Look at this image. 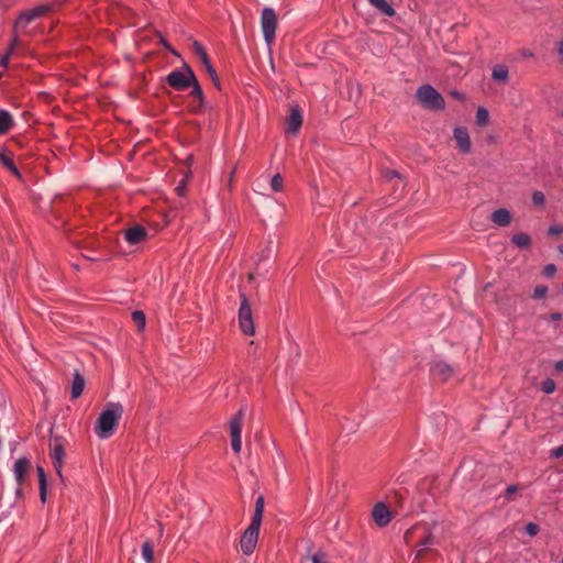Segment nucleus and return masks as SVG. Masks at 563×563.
Instances as JSON below:
<instances>
[{
  "label": "nucleus",
  "mask_w": 563,
  "mask_h": 563,
  "mask_svg": "<svg viewBox=\"0 0 563 563\" xmlns=\"http://www.w3.org/2000/svg\"><path fill=\"white\" fill-rule=\"evenodd\" d=\"M123 415V407L119 402H107L103 410L99 415L95 432L100 439H108L112 435L113 430L119 424Z\"/></svg>",
  "instance_id": "obj_1"
},
{
  "label": "nucleus",
  "mask_w": 563,
  "mask_h": 563,
  "mask_svg": "<svg viewBox=\"0 0 563 563\" xmlns=\"http://www.w3.org/2000/svg\"><path fill=\"white\" fill-rule=\"evenodd\" d=\"M407 543H412L418 548L416 560H421L430 551L429 547L435 544L432 533L427 525H417L408 529L405 533Z\"/></svg>",
  "instance_id": "obj_2"
},
{
  "label": "nucleus",
  "mask_w": 563,
  "mask_h": 563,
  "mask_svg": "<svg viewBox=\"0 0 563 563\" xmlns=\"http://www.w3.org/2000/svg\"><path fill=\"white\" fill-rule=\"evenodd\" d=\"M416 96L426 109L442 110L445 107L443 97L430 85L419 87Z\"/></svg>",
  "instance_id": "obj_3"
},
{
  "label": "nucleus",
  "mask_w": 563,
  "mask_h": 563,
  "mask_svg": "<svg viewBox=\"0 0 563 563\" xmlns=\"http://www.w3.org/2000/svg\"><path fill=\"white\" fill-rule=\"evenodd\" d=\"M276 26V12L272 8H264L261 15V27L267 45H271L275 40Z\"/></svg>",
  "instance_id": "obj_4"
},
{
  "label": "nucleus",
  "mask_w": 563,
  "mask_h": 563,
  "mask_svg": "<svg viewBox=\"0 0 563 563\" xmlns=\"http://www.w3.org/2000/svg\"><path fill=\"white\" fill-rule=\"evenodd\" d=\"M194 71L187 66L185 71L173 70L168 74L166 80L167 84L176 90H186L188 89L192 81H195Z\"/></svg>",
  "instance_id": "obj_5"
},
{
  "label": "nucleus",
  "mask_w": 563,
  "mask_h": 563,
  "mask_svg": "<svg viewBox=\"0 0 563 563\" xmlns=\"http://www.w3.org/2000/svg\"><path fill=\"white\" fill-rule=\"evenodd\" d=\"M239 324L243 333L253 335L255 328L252 318V309L244 294H241V305L239 309Z\"/></svg>",
  "instance_id": "obj_6"
},
{
  "label": "nucleus",
  "mask_w": 563,
  "mask_h": 563,
  "mask_svg": "<svg viewBox=\"0 0 563 563\" xmlns=\"http://www.w3.org/2000/svg\"><path fill=\"white\" fill-rule=\"evenodd\" d=\"M260 528H261L260 523L251 521L250 526L243 532L241 540H240V547H241V551L245 555L252 554L253 551L255 550L257 540H258V536H260Z\"/></svg>",
  "instance_id": "obj_7"
},
{
  "label": "nucleus",
  "mask_w": 563,
  "mask_h": 563,
  "mask_svg": "<svg viewBox=\"0 0 563 563\" xmlns=\"http://www.w3.org/2000/svg\"><path fill=\"white\" fill-rule=\"evenodd\" d=\"M52 8V4H42L32 10L22 11L15 21V29L24 31L32 21L45 15Z\"/></svg>",
  "instance_id": "obj_8"
},
{
  "label": "nucleus",
  "mask_w": 563,
  "mask_h": 563,
  "mask_svg": "<svg viewBox=\"0 0 563 563\" xmlns=\"http://www.w3.org/2000/svg\"><path fill=\"white\" fill-rule=\"evenodd\" d=\"M49 451H51V459L53 461V466H54L56 473L58 474V476L62 477L63 460L65 456L63 439L58 438V437H54L49 444Z\"/></svg>",
  "instance_id": "obj_9"
},
{
  "label": "nucleus",
  "mask_w": 563,
  "mask_h": 563,
  "mask_svg": "<svg viewBox=\"0 0 563 563\" xmlns=\"http://www.w3.org/2000/svg\"><path fill=\"white\" fill-rule=\"evenodd\" d=\"M31 462L26 457L19 459L14 463V478L19 486H22L31 471ZM21 487L16 488V495H21Z\"/></svg>",
  "instance_id": "obj_10"
},
{
  "label": "nucleus",
  "mask_w": 563,
  "mask_h": 563,
  "mask_svg": "<svg viewBox=\"0 0 563 563\" xmlns=\"http://www.w3.org/2000/svg\"><path fill=\"white\" fill-rule=\"evenodd\" d=\"M372 517L378 527H385L393 519V514L384 503H377L373 508Z\"/></svg>",
  "instance_id": "obj_11"
},
{
  "label": "nucleus",
  "mask_w": 563,
  "mask_h": 563,
  "mask_svg": "<svg viewBox=\"0 0 563 563\" xmlns=\"http://www.w3.org/2000/svg\"><path fill=\"white\" fill-rule=\"evenodd\" d=\"M302 124L301 110L298 107L290 109L289 114L286 117V132L296 134Z\"/></svg>",
  "instance_id": "obj_12"
},
{
  "label": "nucleus",
  "mask_w": 563,
  "mask_h": 563,
  "mask_svg": "<svg viewBox=\"0 0 563 563\" xmlns=\"http://www.w3.org/2000/svg\"><path fill=\"white\" fill-rule=\"evenodd\" d=\"M454 139L457 143V147L463 153H468L471 151V139L468 132L465 128H455L454 129Z\"/></svg>",
  "instance_id": "obj_13"
},
{
  "label": "nucleus",
  "mask_w": 563,
  "mask_h": 563,
  "mask_svg": "<svg viewBox=\"0 0 563 563\" xmlns=\"http://www.w3.org/2000/svg\"><path fill=\"white\" fill-rule=\"evenodd\" d=\"M146 234L147 233L143 227L135 225L125 231L124 239L129 244L135 245L142 242L146 238Z\"/></svg>",
  "instance_id": "obj_14"
},
{
  "label": "nucleus",
  "mask_w": 563,
  "mask_h": 563,
  "mask_svg": "<svg viewBox=\"0 0 563 563\" xmlns=\"http://www.w3.org/2000/svg\"><path fill=\"white\" fill-rule=\"evenodd\" d=\"M431 373L435 378L445 382L454 374V368L446 363L439 362L432 366Z\"/></svg>",
  "instance_id": "obj_15"
},
{
  "label": "nucleus",
  "mask_w": 563,
  "mask_h": 563,
  "mask_svg": "<svg viewBox=\"0 0 563 563\" xmlns=\"http://www.w3.org/2000/svg\"><path fill=\"white\" fill-rule=\"evenodd\" d=\"M244 422V409L241 408L230 420V435L231 438L241 437L242 427Z\"/></svg>",
  "instance_id": "obj_16"
},
{
  "label": "nucleus",
  "mask_w": 563,
  "mask_h": 563,
  "mask_svg": "<svg viewBox=\"0 0 563 563\" xmlns=\"http://www.w3.org/2000/svg\"><path fill=\"white\" fill-rule=\"evenodd\" d=\"M490 219L498 227H507L510 224L512 217L508 209L500 208L492 213Z\"/></svg>",
  "instance_id": "obj_17"
},
{
  "label": "nucleus",
  "mask_w": 563,
  "mask_h": 563,
  "mask_svg": "<svg viewBox=\"0 0 563 563\" xmlns=\"http://www.w3.org/2000/svg\"><path fill=\"white\" fill-rule=\"evenodd\" d=\"M369 4L386 16H394L396 11L386 0H368Z\"/></svg>",
  "instance_id": "obj_18"
},
{
  "label": "nucleus",
  "mask_w": 563,
  "mask_h": 563,
  "mask_svg": "<svg viewBox=\"0 0 563 563\" xmlns=\"http://www.w3.org/2000/svg\"><path fill=\"white\" fill-rule=\"evenodd\" d=\"M85 388V378L76 372L71 384V397L78 398Z\"/></svg>",
  "instance_id": "obj_19"
},
{
  "label": "nucleus",
  "mask_w": 563,
  "mask_h": 563,
  "mask_svg": "<svg viewBox=\"0 0 563 563\" xmlns=\"http://www.w3.org/2000/svg\"><path fill=\"white\" fill-rule=\"evenodd\" d=\"M37 476H38V484H40V498L42 503L46 501V494H47V479L45 472L42 466H37Z\"/></svg>",
  "instance_id": "obj_20"
},
{
  "label": "nucleus",
  "mask_w": 563,
  "mask_h": 563,
  "mask_svg": "<svg viewBox=\"0 0 563 563\" xmlns=\"http://www.w3.org/2000/svg\"><path fill=\"white\" fill-rule=\"evenodd\" d=\"M13 123L12 115L7 110H0V134L7 133Z\"/></svg>",
  "instance_id": "obj_21"
},
{
  "label": "nucleus",
  "mask_w": 563,
  "mask_h": 563,
  "mask_svg": "<svg viewBox=\"0 0 563 563\" xmlns=\"http://www.w3.org/2000/svg\"><path fill=\"white\" fill-rule=\"evenodd\" d=\"M265 507V500L263 496H258L255 501V509L252 517V522L262 523L263 512Z\"/></svg>",
  "instance_id": "obj_22"
},
{
  "label": "nucleus",
  "mask_w": 563,
  "mask_h": 563,
  "mask_svg": "<svg viewBox=\"0 0 563 563\" xmlns=\"http://www.w3.org/2000/svg\"><path fill=\"white\" fill-rule=\"evenodd\" d=\"M493 79L505 82L508 78V69L503 65H496L492 74Z\"/></svg>",
  "instance_id": "obj_23"
},
{
  "label": "nucleus",
  "mask_w": 563,
  "mask_h": 563,
  "mask_svg": "<svg viewBox=\"0 0 563 563\" xmlns=\"http://www.w3.org/2000/svg\"><path fill=\"white\" fill-rule=\"evenodd\" d=\"M0 162H1V163L3 164V166H4L7 169H9L13 175H15L16 177L21 178V174H20V172L18 170V168H16V166L14 165L13 161H12L9 156H7V155H4V154L0 153Z\"/></svg>",
  "instance_id": "obj_24"
},
{
  "label": "nucleus",
  "mask_w": 563,
  "mask_h": 563,
  "mask_svg": "<svg viewBox=\"0 0 563 563\" xmlns=\"http://www.w3.org/2000/svg\"><path fill=\"white\" fill-rule=\"evenodd\" d=\"M153 547L152 544L146 541L142 545V556L145 560L146 563H153L154 556H153Z\"/></svg>",
  "instance_id": "obj_25"
},
{
  "label": "nucleus",
  "mask_w": 563,
  "mask_h": 563,
  "mask_svg": "<svg viewBox=\"0 0 563 563\" xmlns=\"http://www.w3.org/2000/svg\"><path fill=\"white\" fill-rule=\"evenodd\" d=\"M132 320L140 331L144 330L146 319L145 314L141 310H136L132 313Z\"/></svg>",
  "instance_id": "obj_26"
},
{
  "label": "nucleus",
  "mask_w": 563,
  "mask_h": 563,
  "mask_svg": "<svg viewBox=\"0 0 563 563\" xmlns=\"http://www.w3.org/2000/svg\"><path fill=\"white\" fill-rule=\"evenodd\" d=\"M190 87H192L191 96L194 98L198 99L199 102L201 103L203 100V92H202V89H201L197 78H195V81H192Z\"/></svg>",
  "instance_id": "obj_27"
},
{
  "label": "nucleus",
  "mask_w": 563,
  "mask_h": 563,
  "mask_svg": "<svg viewBox=\"0 0 563 563\" xmlns=\"http://www.w3.org/2000/svg\"><path fill=\"white\" fill-rule=\"evenodd\" d=\"M488 111L485 108H478L476 112V122L479 125H485L488 122Z\"/></svg>",
  "instance_id": "obj_28"
},
{
  "label": "nucleus",
  "mask_w": 563,
  "mask_h": 563,
  "mask_svg": "<svg viewBox=\"0 0 563 563\" xmlns=\"http://www.w3.org/2000/svg\"><path fill=\"white\" fill-rule=\"evenodd\" d=\"M555 387H556V384L553 379L551 378H547L545 380L542 382L541 384V389L544 394L547 395H550L552 393H554L555 390Z\"/></svg>",
  "instance_id": "obj_29"
},
{
  "label": "nucleus",
  "mask_w": 563,
  "mask_h": 563,
  "mask_svg": "<svg viewBox=\"0 0 563 563\" xmlns=\"http://www.w3.org/2000/svg\"><path fill=\"white\" fill-rule=\"evenodd\" d=\"M512 242L519 247L528 246V234L520 233L512 236Z\"/></svg>",
  "instance_id": "obj_30"
},
{
  "label": "nucleus",
  "mask_w": 563,
  "mask_h": 563,
  "mask_svg": "<svg viewBox=\"0 0 563 563\" xmlns=\"http://www.w3.org/2000/svg\"><path fill=\"white\" fill-rule=\"evenodd\" d=\"M271 187L274 191L278 192L283 190V178L279 174H276L271 180Z\"/></svg>",
  "instance_id": "obj_31"
},
{
  "label": "nucleus",
  "mask_w": 563,
  "mask_h": 563,
  "mask_svg": "<svg viewBox=\"0 0 563 563\" xmlns=\"http://www.w3.org/2000/svg\"><path fill=\"white\" fill-rule=\"evenodd\" d=\"M206 71L207 74L209 75V77L211 78L212 82L218 87L220 88V79L217 75V71L216 69L213 68V66L211 64H208L207 65V68H206Z\"/></svg>",
  "instance_id": "obj_32"
},
{
  "label": "nucleus",
  "mask_w": 563,
  "mask_h": 563,
  "mask_svg": "<svg viewBox=\"0 0 563 563\" xmlns=\"http://www.w3.org/2000/svg\"><path fill=\"white\" fill-rule=\"evenodd\" d=\"M310 559L312 563H330L325 553L321 551L311 555Z\"/></svg>",
  "instance_id": "obj_33"
},
{
  "label": "nucleus",
  "mask_w": 563,
  "mask_h": 563,
  "mask_svg": "<svg viewBox=\"0 0 563 563\" xmlns=\"http://www.w3.org/2000/svg\"><path fill=\"white\" fill-rule=\"evenodd\" d=\"M548 292L547 286H537L533 290V297L537 299L543 298Z\"/></svg>",
  "instance_id": "obj_34"
},
{
  "label": "nucleus",
  "mask_w": 563,
  "mask_h": 563,
  "mask_svg": "<svg viewBox=\"0 0 563 563\" xmlns=\"http://www.w3.org/2000/svg\"><path fill=\"white\" fill-rule=\"evenodd\" d=\"M12 53H13V47H10L8 49V52L0 58L1 67H7L9 65Z\"/></svg>",
  "instance_id": "obj_35"
},
{
  "label": "nucleus",
  "mask_w": 563,
  "mask_h": 563,
  "mask_svg": "<svg viewBox=\"0 0 563 563\" xmlns=\"http://www.w3.org/2000/svg\"><path fill=\"white\" fill-rule=\"evenodd\" d=\"M231 446L235 453H240L242 448L241 437L231 438Z\"/></svg>",
  "instance_id": "obj_36"
},
{
  "label": "nucleus",
  "mask_w": 563,
  "mask_h": 563,
  "mask_svg": "<svg viewBox=\"0 0 563 563\" xmlns=\"http://www.w3.org/2000/svg\"><path fill=\"white\" fill-rule=\"evenodd\" d=\"M532 201L537 206H542L544 203V195L541 191H534L532 194Z\"/></svg>",
  "instance_id": "obj_37"
},
{
  "label": "nucleus",
  "mask_w": 563,
  "mask_h": 563,
  "mask_svg": "<svg viewBox=\"0 0 563 563\" xmlns=\"http://www.w3.org/2000/svg\"><path fill=\"white\" fill-rule=\"evenodd\" d=\"M192 48H194L195 54H196L199 58H200L201 56H203L205 54H207V53H206V51H205V48H203V46H202L199 42H197V41H195V42L192 43Z\"/></svg>",
  "instance_id": "obj_38"
},
{
  "label": "nucleus",
  "mask_w": 563,
  "mask_h": 563,
  "mask_svg": "<svg viewBox=\"0 0 563 563\" xmlns=\"http://www.w3.org/2000/svg\"><path fill=\"white\" fill-rule=\"evenodd\" d=\"M548 233L550 235H560L561 233H563V225L552 224V225H550Z\"/></svg>",
  "instance_id": "obj_39"
},
{
  "label": "nucleus",
  "mask_w": 563,
  "mask_h": 563,
  "mask_svg": "<svg viewBox=\"0 0 563 563\" xmlns=\"http://www.w3.org/2000/svg\"><path fill=\"white\" fill-rule=\"evenodd\" d=\"M556 273V266L554 264H548L544 266L543 274L548 277H552Z\"/></svg>",
  "instance_id": "obj_40"
},
{
  "label": "nucleus",
  "mask_w": 563,
  "mask_h": 563,
  "mask_svg": "<svg viewBox=\"0 0 563 563\" xmlns=\"http://www.w3.org/2000/svg\"><path fill=\"white\" fill-rule=\"evenodd\" d=\"M551 456L554 459H559L563 456V445L556 446L551 451Z\"/></svg>",
  "instance_id": "obj_41"
},
{
  "label": "nucleus",
  "mask_w": 563,
  "mask_h": 563,
  "mask_svg": "<svg viewBox=\"0 0 563 563\" xmlns=\"http://www.w3.org/2000/svg\"><path fill=\"white\" fill-rule=\"evenodd\" d=\"M518 490V486L517 485H510L507 487L506 489V497L508 499L511 498V496Z\"/></svg>",
  "instance_id": "obj_42"
},
{
  "label": "nucleus",
  "mask_w": 563,
  "mask_h": 563,
  "mask_svg": "<svg viewBox=\"0 0 563 563\" xmlns=\"http://www.w3.org/2000/svg\"><path fill=\"white\" fill-rule=\"evenodd\" d=\"M539 532V526L530 522V537L536 536Z\"/></svg>",
  "instance_id": "obj_43"
},
{
  "label": "nucleus",
  "mask_w": 563,
  "mask_h": 563,
  "mask_svg": "<svg viewBox=\"0 0 563 563\" xmlns=\"http://www.w3.org/2000/svg\"><path fill=\"white\" fill-rule=\"evenodd\" d=\"M199 59L201 60V63H202V65H203L205 69L207 68V65H208V64H211V63H210V59H209V57H208V55H207V54H205L203 56H201Z\"/></svg>",
  "instance_id": "obj_44"
},
{
  "label": "nucleus",
  "mask_w": 563,
  "mask_h": 563,
  "mask_svg": "<svg viewBox=\"0 0 563 563\" xmlns=\"http://www.w3.org/2000/svg\"><path fill=\"white\" fill-rule=\"evenodd\" d=\"M199 59L201 60V63H202V65H203L205 69L207 68V65H208V64H211V63H210V59H209V57H208V55H207V54H205L203 56H201Z\"/></svg>",
  "instance_id": "obj_45"
},
{
  "label": "nucleus",
  "mask_w": 563,
  "mask_h": 563,
  "mask_svg": "<svg viewBox=\"0 0 563 563\" xmlns=\"http://www.w3.org/2000/svg\"><path fill=\"white\" fill-rule=\"evenodd\" d=\"M554 368H555L556 372H562L563 371V360L558 361L554 364Z\"/></svg>",
  "instance_id": "obj_46"
},
{
  "label": "nucleus",
  "mask_w": 563,
  "mask_h": 563,
  "mask_svg": "<svg viewBox=\"0 0 563 563\" xmlns=\"http://www.w3.org/2000/svg\"><path fill=\"white\" fill-rule=\"evenodd\" d=\"M561 317H562V316H561V313H559V312H553V313H551V316H550V318H551L552 320H554V321H559V320H561Z\"/></svg>",
  "instance_id": "obj_47"
},
{
  "label": "nucleus",
  "mask_w": 563,
  "mask_h": 563,
  "mask_svg": "<svg viewBox=\"0 0 563 563\" xmlns=\"http://www.w3.org/2000/svg\"><path fill=\"white\" fill-rule=\"evenodd\" d=\"M387 176L389 177V179L399 178V174L395 170L389 172Z\"/></svg>",
  "instance_id": "obj_48"
},
{
  "label": "nucleus",
  "mask_w": 563,
  "mask_h": 563,
  "mask_svg": "<svg viewBox=\"0 0 563 563\" xmlns=\"http://www.w3.org/2000/svg\"><path fill=\"white\" fill-rule=\"evenodd\" d=\"M558 53L563 57V41L558 44Z\"/></svg>",
  "instance_id": "obj_49"
},
{
  "label": "nucleus",
  "mask_w": 563,
  "mask_h": 563,
  "mask_svg": "<svg viewBox=\"0 0 563 563\" xmlns=\"http://www.w3.org/2000/svg\"><path fill=\"white\" fill-rule=\"evenodd\" d=\"M184 186L183 185H179L176 187V191L178 192L179 196H181L184 194Z\"/></svg>",
  "instance_id": "obj_50"
},
{
  "label": "nucleus",
  "mask_w": 563,
  "mask_h": 563,
  "mask_svg": "<svg viewBox=\"0 0 563 563\" xmlns=\"http://www.w3.org/2000/svg\"><path fill=\"white\" fill-rule=\"evenodd\" d=\"M19 43V38L15 36L11 43V46L10 47H13V49L15 48V46L18 45Z\"/></svg>",
  "instance_id": "obj_51"
},
{
  "label": "nucleus",
  "mask_w": 563,
  "mask_h": 563,
  "mask_svg": "<svg viewBox=\"0 0 563 563\" xmlns=\"http://www.w3.org/2000/svg\"><path fill=\"white\" fill-rule=\"evenodd\" d=\"M558 250H559V252H560L561 254H563V244H560V245L558 246Z\"/></svg>",
  "instance_id": "obj_52"
},
{
  "label": "nucleus",
  "mask_w": 563,
  "mask_h": 563,
  "mask_svg": "<svg viewBox=\"0 0 563 563\" xmlns=\"http://www.w3.org/2000/svg\"><path fill=\"white\" fill-rule=\"evenodd\" d=\"M254 278L253 273L249 274V279L252 280Z\"/></svg>",
  "instance_id": "obj_53"
},
{
  "label": "nucleus",
  "mask_w": 563,
  "mask_h": 563,
  "mask_svg": "<svg viewBox=\"0 0 563 563\" xmlns=\"http://www.w3.org/2000/svg\"><path fill=\"white\" fill-rule=\"evenodd\" d=\"M560 563H563V558H562V560H561V562H560Z\"/></svg>",
  "instance_id": "obj_54"
}]
</instances>
